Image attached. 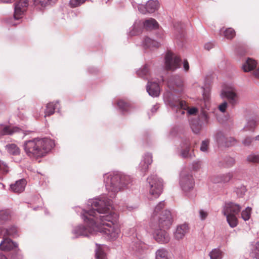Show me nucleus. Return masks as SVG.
<instances>
[{"instance_id":"nucleus-1","label":"nucleus","mask_w":259,"mask_h":259,"mask_svg":"<svg viewBox=\"0 0 259 259\" xmlns=\"http://www.w3.org/2000/svg\"><path fill=\"white\" fill-rule=\"evenodd\" d=\"M89 210L83 209L81 217L86 226L73 227L72 233L75 238L89 237L97 232L107 235L111 240L117 239L120 232L117 224L118 214L110 210L111 201L105 196L89 200Z\"/></svg>"},{"instance_id":"nucleus-2","label":"nucleus","mask_w":259,"mask_h":259,"mask_svg":"<svg viewBox=\"0 0 259 259\" xmlns=\"http://www.w3.org/2000/svg\"><path fill=\"white\" fill-rule=\"evenodd\" d=\"M54 146V141L47 138H34L25 141L23 145L26 154L35 159L45 156Z\"/></svg>"},{"instance_id":"nucleus-3","label":"nucleus","mask_w":259,"mask_h":259,"mask_svg":"<svg viewBox=\"0 0 259 259\" xmlns=\"http://www.w3.org/2000/svg\"><path fill=\"white\" fill-rule=\"evenodd\" d=\"M104 182L108 195L111 198H114L119 191L131 182V179L121 172H113L105 174Z\"/></svg>"},{"instance_id":"nucleus-4","label":"nucleus","mask_w":259,"mask_h":259,"mask_svg":"<svg viewBox=\"0 0 259 259\" xmlns=\"http://www.w3.org/2000/svg\"><path fill=\"white\" fill-rule=\"evenodd\" d=\"M172 224V217L169 210H165L162 212L158 221V226L153 227V237L159 243H166L169 242L170 237L165 229L170 228Z\"/></svg>"},{"instance_id":"nucleus-5","label":"nucleus","mask_w":259,"mask_h":259,"mask_svg":"<svg viewBox=\"0 0 259 259\" xmlns=\"http://www.w3.org/2000/svg\"><path fill=\"white\" fill-rule=\"evenodd\" d=\"M241 206L232 201L225 202L222 212L226 216L227 221L231 228H234L238 225L236 215L240 212Z\"/></svg>"},{"instance_id":"nucleus-6","label":"nucleus","mask_w":259,"mask_h":259,"mask_svg":"<svg viewBox=\"0 0 259 259\" xmlns=\"http://www.w3.org/2000/svg\"><path fill=\"white\" fill-rule=\"evenodd\" d=\"M179 183L181 189L186 195L189 197H193L195 195L194 191V180L191 174L182 172Z\"/></svg>"},{"instance_id":"nucleus-7","label":"nucleus","mask_w":259,"mask_h":259,"mask_svg":"<svg viewBox=\"0 0 259 259\" xmlns=\"http://www.w3.org/2000/svg\"><path fill=\"white\" fill-rule=\"evenodd\" d=\"M172 100H169V106L172 110L176 112L178 116H180L185 114V110H188V113L190 115H194L197 112V109L196 107H192L188 109V107L186 105L184 101L180 99H175L172 98Z\"/></svg>"},{"instance_id":"nucleus-8","label":"nucleus","mask_w":259,"mask_h":259,"mask_svg":"<svg viewBox=\"0 0 259 259\" xmlns=\"http://www.w3.org/2000/svg\"><path fill=\"white\" fill-rule=\"evenodd\" d=\"M149 193L154 198H157L162 191V181L156 175H151L147 179Z\"/></svg>"},{"instance_id":"nucleus-9","label":"nucleus","mask_w":259,"mask_h":259,"mask_svg":"<svg viewBox=\"0 0 259 259\" xmlns=\"http://www.w3.org/2000/svg\"><path fill=\"white\" fill-rule=\"evenodd\" d=\"M167 83L171 92V95L167 100L168 104L169 105V100H172V98L175 100L179 99L178 97H176L174 94L182 92L183 83L181 77L179 75H176L170 78Z\"/></svg>"},{"instance_id":"nucleus-10","label":"nucleus","mask_w":259,"mask_h":259,"mask_svg":"<svg viewBox=\"0 0 259 259\" xmlns=\"http://www.w3.org/2000/svg\"><path fill=\"white\" fill-rule=\"evenodd\" d=\"M181 60L179 56L168 51L165 56V66L167 70L174 71L180 67Z\"/></svg>"},{"instance_id":"nucleus-11","label":"nucleus","mask_w":259,"mask_h":259,"mask_svg":"<svg viewBox=\"0 0 259 259\" xmlns=\"http://www.w3.org/2000/svg\"><path fill=\"white\" fill-rule=\"evenodd\" d=\"M215 139L220 146L224 147H231L237 143V140L233 137H226L222 132H218L215 135Z\"/></svg>"},{"instance_id":"nucleus-12","label":"nucleus","mask_w":259,"mask_h":259,"mask_svg":"<svg viewBox=\"0 0 259 259\" xmlns=\"http://www.w3.org/2000/svg\"><path fill=\"white\" fill-rule=\"evenodd\" d=\"M191 142L189 139H185L183 140L181 145L180 155L184 158L192 159L195 157L193 150H191Z\"/></svg>"},{"instance_id":"nucleus-13","label":"nucleus","mask_w":259,"mask_h":259,"mask_svg":"<svg viewBox=\"0 0 259 259\" xmlns=\"http://www.w3.org/2000/svg\"><path fill=\"white\" fill-rule=\"evenodd\" d=\"M28 5L27 0H19L16 2L14 5V14L13 16V19L15 20H19L22 18Z\"/></svg>"},{"instance_id":"nucleus-14","label":"nucleus","mask_w":259,"mask_h":259,"mask_svg":"<svg viewBox=\"0 0 259 259\" xmlns=\"http://www.w3.org/2000/svg\"><path fill=\"white\" fill-rule=\"evenodd\" d=\"M159 7V2L157 0H149L145 5H139V11L142 14L152 13L156 11Z\"/></svg>"},{"instance_id":"nucleus-15","label":"nucleus","mask_w":259,"mask_h":259,"mask_svg":"<svg viewBox=\"0 0 259 259\" xmlns=\"http://www.w3.org/2000/svg\"><path fill=\"white\" fill-rule=\"evenodd\" d=\"M152 161V156L151 153H146L143 156L137 169L141 172V175L144 176L146 174L149 168V166Z\"/></svg>"},{"instance_id":"nucleus-16","label":"nucleus","mask_w":259,"mask_h":259,"mask_svg":"<svg viewBox=\"0 0 259 259\" xmlns=\"http://www.w3.org/2000/svg\"><path fill=\"white\" fill-rule=\"evenodd\" d=\"M222 95L227 99L229 103L232 106L237 104L239 102V96L236 90L234 89L224 91Z\"/></svg>"},{"instance_id":"nucleus-17","label":"nucleus","mask_w":259,"mask_h":259,"mask_svg":"<svg viewBox=\"0 0 259 259\" xmlns=\"http://www.w3.org/2000/svg\"><path fill=\"white\" fill-rule=\"evenodd\" d=\"M146 90L149 95L153 97H158L160 95L159 85L155 81H149L146 86Z\"/></svg>"},{"instance_id":"nucleus-18","label":"nucleus","mask_w":259,"mask_h":259,"mask_svg":"<svg viewBox=\"0 0 259 259\" xmlns=\"http://www.w3.org/2000/svg\"><path fill=\"white\" fill-rule=\"evenodd\" d=\"M22 131L21 129L17 127H11L8 125L0 124V137L4 135H12L15 133Z\"/></svg>"},{"instance_id":"nucleus-19","label":"nucleus","mask_w":259,"mask_h":259,"mask_svg":"<svg viewBox=\"0 0 259 259\" xmlns=\"http://www.w3.org/2000/svg\"><path fill=\"white\" fill-rule=\"evenodd\" d=\"M18 247L17 243L13 242L11 239L5 238L0 243V248L2 250L8 251Z\"/></svg>"},{"instance_id":"nucleus-20","label":"nucleus","mask_w":259,"mask_h":259,"mask_svg":"<svg viewBox=\"0 0 259 259\" xmlns=\"http://www.w3.org/2000/svg\"><path fill=\"white\" fill-rule=\"evenodd\" d=\"M0 234H3L4 236H9L13 237L18 236V230L14 226H12L7 229H3L0 227Z\"/></svg>"},{"instance_id":"nucleus-21","label":"nucleus","mask_w":259,"mask_h":259,"mask_svg":"<svg viewBox=\"0 0 259 259\" xmlns=\"http://www.w3.org/2000/svg\"><path fill=\"white\" fill-rule=\"evenodd\" d=\"M188 230V226L186 224H183L177 227L174 233L175 238L178 240L182 239Z\"/></svg>"},{"instance_id":"nucleus-22","label":"nucleus","mask_w":259,"mask_h":259,"mask_svg":"<svg viewBox=\"0 0 259 259\" xmlns=\"http://www.w3.org/2000/svg\"><path fill=\"white\" fill-rule=\"evenodd\" d=\"M233 174L232 172H228L225 174H222L215 177L212 182L215 183H228L233 177Z\"/></svg>"},{"instance_id":"nucleus-23","label":"nucleus","mask_w":259,"mask_h":259,"mask_svg":"<svg viewBox=\"0 0 259 259\" xmlns=\"http://www.w3.org/2000/svg\"><path fill=\"white\" fill-rule=\"evenodd\" d=\"M25 185V181L21 179L17 181L15 184L11 185L10 188L14 192L19 193L24 191Z\"/></svg>"},{"instance_id":"nucleus-24","label":"nucleus","mask_w":259,"mask_h":259,"mask_svg":"<svg viewBox=\"0 0 259 259\" xmlns=\"http://www.w3.org/2000/svg\"><path fill=\"white\" fill-rule=\"evenodd\" d=\"M59 101H56L55 103L54 102H50L47 104L46 109L45 111V117L50 116L54 113L55 110L58 109V112H60V109L58 108V104Z\"/></svg>"},{"instance_id":"nucleus-25","label":"nucleus","mask_w":259,"mask_h":259,"mask_svg":"<svg viewBox=\"0 0 259 259\" xmlns=\"http://www.w3.org/2000/svg\"><path fill=\"white\" fill-rule=\"evenodd\" d=\"M141 45L145 48H152L159 47L160 44L148 37H145L142 41Z\"/></svg>"},{"instance_id":"nucleus-26","label":"nucleus","mask_w":259,"mask_h":259,"mask_svg":"<svg viewBox=\"0 0 259 259\" xmlns=\"http://www.w3.org/2000/svg\"><path fill=\"white\" fill-rule=\"evenodd\" d=\"M190 125L193 133L195 134H199L204 127V126L199 122V120L195 118L191 120Z\"/></svg>"},{"instance_id":"nucleus-27","label":"nucleus","mask_w":259,"mask_h":259,"mask_svg":"<svg viewBox=\"0 0 259 259\" xmlns=\"http://www.w3.org/2000/svg\"><path fill=\"white\" fill-rule=\"evenodd\" d=\"M256 62L251 58H248L242 65V68L244 72H249L252 70L256 67Z\"/></svg>"},{"instance_id":"nucleus-28","label":"nucleus","mask_w":259,"mask_h":259,"mask_svg":"<svg viewBox=\"0 0 259 259\" xmlns=\"http://www.w3.org/2000/svg\"><path fill=\"white\" fill-rule=\"evenodd\" d=\"M197 120H199V122H200L203 126H205L209 123V117L208 115L207 112L202 109L201 110L200 113L199 114V115L197 118H196Z\"/></svg>"},{"instance_id":"nucleus-29","label":"nucleus","mask_w":259,"mask_h":259,"mask_svg":"<svg viewBox=\"0 0 259 259\" xmlns=\"http://www.w3.org/2000/svg\"><path fill=\"white\" fill-rule=\"evenodd\" d=\"M256 122L257 120L255 117L252 116L248 118L243 130L246 131H253L256 127Z\"/></svg>"},{"instance_id":"nucleus-30","label":"nucleus","mask_w":259,"mask_h":259,"mask_svg":"<svg viewBox=\"0 0 259 259\" xmlns=\"http://www.w3.org/2000/svg\"><path fill=\"white\" fill-rule=\"evenodd\" d=\"M143 26V23H142L140 21H136L132 27V29L130 32V35H136L141 33Z\"/></svg>"},{"instance_id":"nucleus-31","label":"nucleus","mask_w":259,"mask_h":259,"mask_svg":"<svg viewBox=\"0 0 259 259\" xmlns=\"http://www.w3.org/2000/svg\"><path fill=\"white\" fill-rule=\"evenodd\" d=\"M8 152L13 155H18L20 154V148L15 144H8L5 146Z\"/></svg>"},{"instance_id":"nucleus-32","label":"nucleus","mask_w":259,"mask_h":259,"mask_svg":"<svg viewBox=\"0 0 259 259\" xmlns=\"http://www.w3.org/2000/svg\"><path fill=\"white\" fill-rule=\"evenodd\" d=\"M143 26L146 29H156L158 27L157 21L153 18H150L143 22Z\"/></svg>"},{"instance_id":"nucleus-33","label":"nucleus","mask_w":259,"mask_h":259,"mask_svg":"<svg viewBox=\"0 0 259 259\" xmlns=\"http://www.w3.org/2000/svg\"><path fill=\"white\" fill-rule=\"evenodd\" d=\"M117 104L119 109L123 114L127 113L130 111L131 107L130 104L123 100H119L117 102Z\"/></svg>"},{"instance_id":"nucleus-34","label":"nucleus","mask_w":259,"mask_h":259,"mask_svg":"<svg viewBox=\"0 0 259 259\" xmlns=\"http://www.w3.org/2000/svg\"><path fill=\"white\" fill-rule=\"evenodd\" d=\"M131 245L134 250L139 252L145 247L144 243L141 241L139 238L133 241Z\"/></svg>"},{"instance_id":"nucleus-35","label":"nucleus","mask_w":259,"mask_h":259,"mask_svg":"<svg viewBox=\"0 0 259 259\" xmlns=\"http://www.w3.org/2000/svg\"><path fill=\"white\" fill-rule=\"evenodd\" d=\"M246 191V187L242 184L235 186L234 189V192L238 197H242Z\"/></svg>"},{"instance_id":"nucleus-36","label":"nucleus","mask_w":259,"mask_h":259,"mask_svg":"<svg viewBox=\"0 0 259 259\" xmlns=\"http://www.w3.org/2000/svg\"><path fill=\"white\" fill-rule=\"evenodd\" d=\"M210 259H222L223 252L219 248H214L209 253Z\"/></svg>"},{"instance_id":"nucleus-37","label":"nucleus","mask_w":259,"mask_h":259,"mask_svg":"<svg viewBox=\"0 0 259 259\" xmlns=\"http://www.w3.org/2000/svg\"><path fill=\"white\" fill-rule=\"evenodd\" d=\"M224 163H222L221 161H219V166L230 167L233 166L235 161L233 158L231 157H227L224 158Z\"/></svg>"},{"instance_id":"nucleus-38","label":"nucleus","mask_w":259,"mask_h":259,"mask_svg":"<svg viewBox=\"0 0 259 259\" xmlns=\"http://www.w3.org/2000/svg\"><path fill=\"white\" fill-rule=\"evenodd\" d=\"M155 255L156 259H168L167 251L163 248L158 249L155 253Z\"/></svg>"},{"instance_id":"nucleus-39","label":"nucleus","mask_w":259,"mask_h":259,"mask_svg":"<svg viewBox=\"0 0 259 259\" xmlns=\"http://www.w3.org/2000/svg\"><path fill=\"white\" fill-rule=\"evenodd\" d=\"M57 0H34V4L35 6L40 5L42 7H45L49 5H51L56 3Z\"/></svg>"},{"instance_id":"nucleus-40","label":"nucleus","mask_w":259,"mask_h":259,"mask_svg":"<svg viewBox=\"0 0 259 259\" xmlns=\"http://www.w3.org/2000/svg\"><path fill=\"white\" fill-rule=\"evenodd\" d=\"M251 255L252 257L259 259V242H256L251 249Z\"/></svg>"},{"instance_id":"nucleus-41","label":"nucleus","mask_w":259,"mask_h":259,"mask_svg":"<svg viewBox=\"0 0 259 259\" xmlns=\"http://www.w3.org/2000/svg\"><path fill=\"white\" fill-rule=\"evenodd\" d=\"M251 208L247 207L244 210L241 212V218L245 221H248L250 218Z\"/></svg>"},{"instance_id":"nucleus-42","label":"nucleus","mask_w":259,"mask_h":259,"mask_svg":"<svg viewBox=\"0 0 259 259\" xmlns=\"http://www.w3.org/2000/svg\"><path fill=\"white\" fill-rule=\"evenodd\" d=\"M149 70L148 65H145L143 68L140 69L137 71V75L141 77H146L148 74Z\"/></svg>"},{"instance_id":"nucleus-43","label":"nucleus","mask_w":259,"mask_h":259,"mask_svg":"<svg viewBox=\"0 0 259 259\" xmlns=\"http://www.w3.org/2000/svg\"><path fill=\"white\" fill-rule=\"evenodd\" d=\"M10 218V213L8 210L0 211V223L8 220Z\"/></svg>"},{"instance_id":"nucleus-44","label":"nucleus","mask_w":259,"mask_h":259,"mask_svg":"<svg viewBox=\"0 0 259 259\" xmlns=\"http://www.w3.org/2000/svg\"><path fill=\"white\" fill-rule=\"evenodd\" d=\"M225 37L227 39H232L235 35V31L231 28L227 29L224 31Z\"/></svg>"},{"instance_id":"nucleus-45","label":"nucleus","mask_w":259,"mask_h":259,"mask_svg":"<svg viewBox=\"0 0 259 259\" xmlns=\"http://www.w3.org/2000/svg\"><path fill=\"white\" fill-rule=\"evenodd\" d=\"M96 259H107L106 253L100 248H98L96 250Z\"/></svg>"},{"instance_id":"nucleus-46","label":"nucleus","mask_w":259,"mask_h":259,"mask_svg":"<svg viewBox=\"0 0 259 259\" xmlns=\"http://www.w3.org/2000/svg\"><path fill=\"white\" fill-rule=\"evenodd\" d=\"M247 159L249 162L257 163L259 162V155L254 153H251L248 156Z\"/></svg>"},{"instance_id":"nucleus-47","label":"nucleus","mask_w":259,"mask_h":259,"mask_svg":"<svg viewBox=\"0 0 259 259\" xmlns=\"http://www.w3.org/2000/svg\"><path fill=\"white\" fill-rule=\"evenodd\" d=\"M85 1L86 0H70L69 5L72 8L77 7L84 3Z\"/></svg>"},{"instance_id":"nucleus-48","label":"nucleus","mask_w":259,"mask_h":259,"mask_svg":"<svg viewBox=\"0 0 259 259\" xmlns=\"http://www.w3.org/2000/svg\"><path fill=\"white\" fill-rule=\"evenodd\" d=\"M209 141L208 140H204L202 142L200 150L201 151L206 152L207 151Z\"/></svg>"},{"instance_id":"nucleus-49","label":"nucleus","mask_w":259,"mask_h":259,"mask_svg":"<svg viewBox=\"0 0 259 259\" xmlns=\"http://www.w3.org/2000/svg\"><path fill=\"white\" fill-rule=\"evenodd\" d=\"M164 206V201H162L160 202L155 207L154 210L153 214L154 215H156L158 214L159 212L161 210L162 208Z\"/></svg>"},{"instance_id":"nucleus-50","label":"nucleus","mask_w":259,"mask_h":259,"mask_svg":"<svg viewBox=\"0 0 259 259\" xmlns=\"http://www.w3.org/2000/svg\"><path fill=\"white\" fill-rule=\"evenodd\" d=\"M253 140L254 138L251 137H246L242 140V143L245 146H249Z\"/></svg>"},{"instance_id":"nucleus-51","label":"nucleus","mask_w":259,"mask_h":259,"mask_svg":"<svg viewBox=\"0 0 259 259\" xmlns=\"http://www.w3.org/2000/svg\"><path fill=\"white\" fill-rule=\"evenodd\" d=\"M0 171L3 174H7L9 171L8 165L3 161L0 160Z\"/></svg>"},{"instance_id":"nucleus-52","label":"nucleus","mask_w":259,"mask_h":259,"mask_svg":"<svg viewBox=\"0 0 259 259\" xmlns=\"http://www.w3.org/2000/svg\"><path fill=\"white\" fill-rule=\"evenodd\" d=\"M202 162L199 160L194 161L192 164V168L194 170L197 171L201 167Z\"/></svg>"},{"instance_id":"nucleus-53","label":"nucleus","mask_w":259,"mask_h":259,"mask_svg":"<svg viewBox=\"0 0 259 259\" xmlns=\"http://www.w3.org/2000/svg\"><path fill=\"white\" fill-rule=\"evenodd\" d=\"M199 218L202 221L205 220L208 215V212L203 209H200L199 211Z\"/></svg>"},{"instance_id":"nucleus-54","label":"nucleus","mask_w":259,"mask_h":259,"mask_svg":"<svg viewBox=\"0 0 259 259\" xmlns=\"http://www.w3.org/2000/svg\"><path fill=\"white\" fill-rule=\"evenodd\" d=\"M227 105V103L226 102H224L219 105V109L221 112L224 113L226 111Z\"/></svg>"},{"instance_id":"nucleus-55","label":"nucleus","mask_w":259,"mask_h":259,"mask_svg":"<svg viewBox=\"0 0 259 259\" xmlns=\"http://www.w3.org/2000/svg\"><path fill=\"white\" fill-rule=\"evenodd\" d=\"M214 46V45L213 43L209 42H207L206 44H205L204 48H205V50H207L209 51L211 49L213 48Z\"/></svg>"},{"instance_id":"nucleus-56","label":"nucleus","mask_w":259,"mask_h":259,"mask_svg":"<svg viewBox=\"0 0 259 259\" xmlns=\"http://www.w3.org/2000/svg\"><path fill=\"white\" fill-rule=\"evenodd\" d=\"M176 133H177V129H176V128H173L169 132L168 136L169 138L175 136L176 135Z\"/></svg>"},{"instance_id":"nucleus-57","label":"nucleus","mask_w":259,"mask_h":259,"mask_svg":"<svg viewBox=\"0 0 259 259\" xmlns=\"http://www.w3.org/2000/svg\"><path fill=\"white\" fill-rule=\"evenodd\" d=\"M183 67L185 71H188L189 69V64L187 61L185 60L183 62Z\"/></svg>"},{"instance_id":"nucleus-58","label":"nucleus","mask_w":259,"mask_h":259,"mask_svg":"<svg viewBox=\"0 0 259 259\" xmlns=\"http://www.w3.org/2000/svg\"><path fill=\"white\" fill-rule=\"evenodd\" d=\"M159 108V105L158 104L154 105L151 109L152 113H154L156 112L157 109Z\"/></svg>"},{"instance_id":"nucleus-59","label":"nucleus","mask_w":259,"mask_h":259,"mask_svg":"<svg viewBox=\"0 0 259 259\" xmlns=\"http://www.w3.org/2000/svg\"><path fill=\"white\" fill-rule=\"evenodd\" d=\"M253 75L255 77L259 78V68L253 72Z\"/></svg>"},{"instance_id":"nucleus-60","label":"nucleus","mask_w":259,"mask_h":259,"mask_svg":"<svg viewBox=\"0 0 259 259\" xmlns=\"http://www.w3.org/2000/svg\"><path fill=\"white\" fill-rule=\"evenodd\" d=\"M0 259H8L6 256L3 254H0Z\"/></svg>"},{"instance_id":"nucleus-61","label":"nucleus","mask_w":259,"mask_h":259,"mask_svg":"<svg viewBox=\"0 0 259 259\" xmlns=\"http://www.w3.org/2000/svg\"><path fill=\"white\" fill-rule=\"evenodd\" d=\"M9 23L11 24V25H15L17 24V23H13L12 22H11V21H9L8 22Z\"/></svg>"},{"instance_id":"nucleus-62","label":"nucleus","mask_w":259,"mask_h":259,"mask_svg":"<svg viewBox=\"0 0 259 259\" xmlns=\"http://www.w3.org/2000/svg\"><path fill=\"white\" fill-rule=\"evenodd\" d=\"M255 139V140H256V141H259V135H258V136H256V137H255V139Z\"/></svg>"},{"instance_id":"nucleus-63","label":"nucleus","mask_w":259,"mask_h":259,"mask_svg":"<svg viewBox=\"0 0 259 259\" xmlns=\"http://www.w3.org/2000/svg\"><path fill=\"white\" fill-rule=\"evenodd\" d=\"M29 131H25V132L24 133V134L26 135H27V134H28V133H29Z\"/></svg>"},{"instance_id":"nucleus-64","label":"nucleus","mask_w":259,"mask_h":259,"mask_svg":"<svg viewBox=\"0 0 259 259\" xmlns=\"http://www.w3.org/2000/svg\"><path fill=\"white\" fill-rule=\"evenodd\" d=\"M38 108L39 110H41L42 109V107L41 106H39L38 107Z\"/></svg>"}]
</instances>
